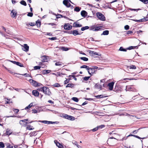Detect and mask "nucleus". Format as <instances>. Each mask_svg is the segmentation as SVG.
<instances>
[{
  "label": "nucleus",
  "instance_id": "obj_1",
  "mask_svg": "<svg viewBox=\"0 0 148 148\" xmlns=\"http://www.w3.org/2000/svg\"><path fill=\"white\" fill-rule=\"evenodd\" d=\"M42 90L43 92L46 95L49 96L51 94L49 88L47 87H43Z\"/></svg>",
  "mask_w": 148,
  "mask_h": 148
},
{
  "label": "nucleus",
  "instance_id": "obj_2",
  "mask_svg": "<svg viewBox=\"0 0 148 148\" xmlns=\"http://www.w3.org/2000/svg\"><path fill=\"white\" fill-rule=\"evenodd\" d=\"M98 18L100 20L104 21L105 20V17L100 12H97L96 14Z\"/></svg>",
  "mask_w": 148,
  "mask_h": 148
},
{
  "label": "nucleus",
  "instance_id": "obj_3",
  "mask_svg": "<svg viewBox=\"0 0 148 148\" xmlns=\"http://www.w3.org/2000/svg\"><path fill=\"white\" fill-rule=\"evenodd\" d=\"M125 90L127 91L136 92V90L132 86H126Z\"/></svg>",
  "mask_w": 148,
  "mask_h": 148
},
{
  "label": "nucleus",
  "instance_id": "obj_4",
  "mask_svg": "<svg viewBox=\"0 0 148 148\" xmlns=\"http://www.w3.org/2000/svg\"><path fill=\"white\" fill-rule=\"evenodd\" d=\"M63 117L64 118L73 121L75 120V118L74 117L69 115L66 114H64L63 115Z\"/></svg>",
  "mask_w": 148,
  "mask_h": 148
},
{
  "label": "nucleus",
  "instance_id": "obj_5",
  "mask_svg": "<svg viewBox=\"0 0 148 148\" xmlns=\"http://www.w3.org/2000/svg\"><path fill=\"white\" fill-rule=\"evenodd\" d=\"M88 71L89 74L91 75H92L93 74L96 72V71L94 69V68L90 67H89Z\"/></svg>",
  "mask_w": 148,
  "mask_h": 148
},
{
  "label": "nucleus",
  "instance_id": "obj_6",
  "mask_svg": "<svg viewBox=\"0 0 148 148\" xmlns=\"http://www.w3.org/2000/svg\"><path fill=\"white\" fill-rule=\"evenodd\" d=\"M64 27L65 29L69 30L72 29V26L70 25L69 23H66L65 24Z\"/></svg>",
  "mask_w": 148,
  "mask_h": 148
},
{
  "label": "nucleus",
  "instance_id": "obj_7",
  "mask_svg": "<svg viewBox=\"0 0 148 148\" xmlns=\"http://www.w3.org/2000/svg\"><path fill=\"white\" fill-rule=\"evenodd\" d=\"M11 16L12 18L16 17L17 15L16 11L14 9H13L10 13Z\"/></svg>",
  "mask_w": 148,
  "mask_h": 148
},
{
  "label": "nucleus",
  "instance_id": "obj_8",
  "mask_svg": "<svg viewBox=\"0 0 148 148\" xmlns=\"http://www.w3.org/2000/svg\"><path fill=\"white\" fill-rule=\"evenodd\" d=\"M114 83L112 82L109 83L108 84V86L109 87V89L110 90H112L113 89V86Z\"/></svg>",
  "mask_w": 148,
  "mask_h": 148
},
{
  "label": "nucleus",
  "instance_id": "obj_9",
  "mask_svg": "<svg viewBox=\"0 0 148 148\" xmlns=\"http://www.w3.org/2000/svg\"><path fill=\"white\" fill-rule=\"evenodd\" d=\"M134 21L137 22H141L144 21H148V18L147 17H146L145 18H144L140 20H134Z\"/></svg>",
  "mask_w": 148,
  "mask_h": 148
},
{
  "label": "nucleus",
  "instance_id": "obj_10",
  "mask_svg": "<svg viewBox=\"0 0 148 148\" xmlns=\"http://www.w3.org/2000/svg\"><path fill=\"white\" fill-rule=\"evenodd\" d=\"M29 47L27 44H24L22 49L23 50L27 52L29 50Z\"/></svg>",
  "mask_w": 148,
  "mask_h": 148
},
{
  "label": "nucleus",
  "instance_id": "obj_11",
  "mask_svg": "<svg viewBox=\"0 0 148 148\" xmlns=\"http://www.w3.org/2000/svg\"><path fill=\"white\" fill-rule=\"evenodd\" d=\"M48 57L47 56H43L41 57V60L43 62H47L48 61L47 58Z\"/></svg>",
  "mask_w": 148,
  "mask_h": 148
},
{
  "label": "nucleus",
  "instance_id": "obj_12",
  "mask_svg": "<svg viewBox=\"0 0 148 148\" xmlns=\"http://www.w3.org/2000/svg\"><path fill=\"white\" fill-rule=\"evenodd\" d=\"M68 0H64L63 1V3L64 5L66 7H69V6H70V3H68ZM70 1V0H69Z\"/></svg>",
  "mask_w": 148,
  "mask_h": 148
},
{
  "label": "nucleus",
  "instance_id": "obj_13",
  "mask_svg": "<svg viewBox=\"0 0 148 148\" xmlns=\"http://www.w3.org/2000/svg\"><path fill=\"white\" fill-rule=\"evenodd\" d=\"M54 143H56V146H58L59 148H63V146L59 143L57 142V140H54Z\"/></svg>",
  "mask_w": 148,
  "mask_h": 148
},
{
  "label": "nucleus",
  "instance_id": "obj_14",
  "mask_svg": "<svg viewBox=\"0 0 148 148\" xmlns=\"http://www.w3.org/2000/svg\"><path fill=\"white\" fill-rule=\"evenodd\" d=\"M32 94L35 97H38L39 95V92L37 90H33Z\"/></svg>",
  "mask_w": 148,
  "mask_h": 148
},
{
  "label": "nucleus",
  "instance_id": "obj_15",
  "mask_svg": "<svg viewBox=\"0 0 148 148\" xmlns=\"http://www.w3.org/2000/svg\"><path fill=\"white\" fill-rule=\"evenodd\" d=\"M87 14V12L85 10H82L81 12V16L83 17H85L86 16Z\"/></svg>",
  "mask_w": 148,
  "mask_h": 148
},
{
  "label": "nucleus",
  "instance_id": "obj_16",
  "mask_svg": "<svg viewBox=\"0 0 148 148\" xmlns=\"http://www.w3.org/2000/svg\"><path fill=\"white\" fill-rule=\"evenodd\" d=\"M29 81L30 83H32L33 84L34 86L36 87L37 86V84L38 82L32 79H29Z\"/></svg>",
  "mask_w": 148,
  "mask_h": 148
},
{
  "label": "nucleus",
  "instance_id": "obj_17",
  "mask_svg": "<svg viewBox=\"0 0 148 148\" xmlns=\"http://www.w3.org/2000/svg\"><path fill=\"white\" fill-rule=\"evenodd\" d=\"M82 26V25L79 24L77 22H75L73 24V27H81Z\"/></svg>",
  "mask_w": 148,
  "mask_h": 148
},
{
  "label": "nucleus",
  "instance_id": "obj_18",
  "mask_svg": "<svg viewBox=\"0 0 148 148\" xmlns=\"http://www.w3.org/2000/svg\"><path fill=\"white\" fill-rule=\"evenodd\" d=\"M103 27L102 26H95V31H97L99 30H100L103 29Z\"/></svg>",
  "mask_w": 148,
  "mask_h": 148
},
{
  "label": "nucleus",
  "instance_id": "obj_19",
  "mask_svg": "<svg viewBox=\"0 0 148 148\" xmlns=\"http://www.w3.org/2000/svg\"><path fill=\"white\" fill-rule=\"evenodd\" d=\"M72 34L74 36H75L77 35H80L81 34V33H79L78 31L77 30H73V31Z\"/></svg>",
  "mask_w": 148,
  "mask_h": 148
},
{
  "label": "nucleus",
  "instance_id": "obj_20",
  "mask_svg": "<svg viewBox=\"0 0 148 148\" xmlns=\"http://www.w3.org/2000/svg\"><path fill=\"white\" fill-rule=\"evenodd\" d=\"M133 136L135 137H136V138H137L139 139H144L145 138V137H144L143 138H141L140 137H139V136H138L134 135H133L132 134H130L128 136H127V137H129V136Z\"/></svg>",
  "mask_w": 148,
  "mask_h": 148
},
{
  "label": "nucleus",
  "instance_id": "obj_21",
  "mask_svg": "<svg viewBox=\"0 0 148 148\" xmlns=\"http://www.w3.org/2000/svg\"><path fill=\"white\" fill-rule=\"evenodd\" d=\"M28 120V119H24V120H20V121L19 123L21 125H23L24 123H25V122H26V121H27Z\"/></svg>",
  "mask_w": 148,
  "mask_h": 148
},
{
  "label": "nucleus",
  "instance_id": "obj_22",
  "mask_svg": "<svg viewBox=\"0 0 148 148\" xmlns=\"http://www.w3.org/2000/svg\"><path fill=\"white\" fill-rule=\"evenodd\" d=\"M72 143L73 144H75V145L77 146V147L78 148H82V147L78 145L76 141H73L72 142Z\"/></svg>",
  "mask_w": 148,
  "mask_h": 148
},
{
  "label": "nucleus",
  "instance_id": "obj_23",
  "mask_svg": "<svg viewBox=\"0 0 148 148\" xmlns=\"http://www.w3.org/2000/svg\"><path fill=\"white\" fill-rule=\"evenodd\" d=\"M64 75V74L63 73H61L60 72H57L56 74H55V75L57 76H62V75Z\"/></svg>",
  "mask_w": 148,
  "mask_h": 148
},
{
  "label": "nucleus",
  "instance_id": "obj_24",
  "mask_svg": "<svg viewBox=\"0 0 148 148\" xmlns=\"http://www.w3.org/2000/svg\"><path fill=\"white\" fill-rule=\"evenodd\" d=\"M109 33V32L108 30H105L104 31L103 33L101 34V35H106L108 34Z\"/></svg>",
  "mask_w": 148,
  "mask_h": 148
},
{
  "label": "nucleus",
  "instance_id": "obj_25",
  "mask_svg": "<svg viewBox=\"0 0 148 148\" xmlns=\"http://www.w3.org/2000/svg\"><path fill=\"white\" fill-rule=\"evenodd\" d=\"M6 135H9L12 133L11 131L9 129H7L6 131Z\"/></svg>",
  "mask_w": 148,
  "mask_h": 148
},
{
  "label": "nucleus",
  "instance_id": "obj_26",
  "mask_svg": "<svg viewBox=\"0 0 148 148\" xmlns=\"http://www.w3.org/2000/svg\"><path fill=\"white\" fill-rule=\"evenodd\" d=\"M95 88H97V89H101V88H102V87L99 84H96L95 86Z\"/></svg>",
  "mask_w": 148,
  "mask_h": 148
},
{
  "label": "nucleus",
  "instance_id": "obj_27",
  "mask_svg": "<svg viewBox=\"0 0 148 148\" xmlns=\"http://www.w3.org/2000/svg\"><path fill=\"white\" fill-rule=\"evenodd\" d=\"M81 9V8H80L79 7H76L74 9V10L78 12L80 11Z\"/></svg>",
  "mask_w": 148,
  "mask_h": 148
},
{
  "label": "nucleus",
  "instance_id": "obj_28",
  "mask_svg": "<svg viewBox=\"0 0 148 148\" xmlns=\"http://www.w3.org/2000/svg\"><path fill=\"white\" fill-rule=\"evenodd\" d=\"M127 67L128 68H129L130 69H135L136 68L135 66L133 65L130 66H127Z\"/></svg>",
  "mask_w": 148,
  "mask_h": 148
},
{
  "label": "nucleus",
  "instance_id": "obj_29",
  "mask_svg": "<svg viewBox=\"0 0 148 148\" xmlns=\"http://www.w3.org/2000/svg\"><path fill=\"white\" fill-rule=\"evenodd\" d=\"M33 106V103H31L28 106L26 107L25 108V110H27V109L30 108L31 107H32Z\"/></svg>",
  "mask_w": 148,
  "mask_h": 148
},
{
  "label": "nucleus",
  "instance_id": "obj_30",
  "mask_svg": "<svg viewBox=\"0 0 148 148\" xmlns=\"http://www.w3.org/2000/svg\"><path fill=\"white\" fill-rule=\"evenodd\" d=\"M36 131H34L32 132H31L30 134V136L32 137L34 136H35L36 135Z\"/></svg>",
  "mask_w": 148,
  "mask_h": 148
},
{
  "label": "nucleus",
  "instance_id": "obj_31",
  "mask_svg": "<svg viewBox=\"0 0 148 148\" xmlns=\"http://www.w3.org/2000/svg\"><path fill=\"white\" fill-rule=\"evenodd\" d=\"M89 53L90 54H91L92 55H98V56L99 55L96 52H95V51H90L89 52Z\"/></svg>",
  "mask_w": 148,
  "mask_h": 148
},
{
  "label": "nucleus",
  "instance_id": "obj_32",
  "mask_svg": "<svg viewBox=\"0 0 148 148\" xmlns=\"http://www.w3.org/2000/svg\"><path fill=\"white\" fill-rule=\"evenodd\" d=\"M89 28V27L88 26H86L82 27L81 30L82 31H84L85 30Z\"/></svg>",
  "mask_w": 148,
  "mask_h": 148
},
{
  "label": "nucleus",
  "instance_id": "obj_33",
  "mask_svg": "<svg viewBox=\"0 0 148 148\" xmlns=\"http://www.w3.org/2000/svg\"><path fill=\"white\" fill-rule=\"evenodd\" d=\"M74 85L73 84L69 83L67 84L66 86V87H71L72 88L74 86Z\"/></svg>",
  "mask_w": 148,
  "mask_h": 148
},
{
  "label": "nucleus",
  "instance_id": "obj_34",
  "mask_svg": "<svg viewBox=\"0 0 148 148\" xmlns=\"http://www.w3.org/2000/svg\"><path fill=\"white\" fill-rule=\"evenodd\" d=\"M80 58L84 61H86L88 60V58L85 57H80Z\"/></svg>",
  "mask_w": 148,
  "mask_h": 148
},
{
  "label": "nucleus",
  "instance_id": "obj_35",
  "mask_svg": "<svg viewBox=\"0 0 148 148\" xmlns=\"http://www.w3.org/2000/svg\"><path fill=\"white\" fill-rule=\"evenodd\" d=\"M95 25H92L91 26L90 28V30H92L95 31Z\"/></svg>",
  "mask_w": 148,
  "mask_h": 148
},
{
  "label": "nucleus",
  "instance_id": "obj_36",
  "mask_svg": "<svg viewBox=\"0 0 148 148\" xmlns=\"http://www.w3.org/2000/svg\"><path fill=\"white\" fill-rule=\"evenodd\" d=\"M20 3L24 6H26L27 5V4L25 1L24 0H22L20 2Z\"/></svg>",
  "mask_w": 148,
  "mask_h": 148
},
{
  "label": "nucleus",
  "instance_id": "obj_37",
  "mask_svg": "<svg viewBox=\"0 0 148 148\" xmlns=\"http://www.w3.org/2000/svg\"><path fill=\"white\" fill-rule=\"evenodd\" d=\"M80 68H86V69L87 70H88V69L89 67L86 65H83L82 66L80 67Z\"/></svg>",
  "mask_w": 148,
  "mask_h": 148
},
{
  "label": "nucleus",
  "instance_id": "obj_38",
  "mask_svg": "<svg viewBox=\"0 0 148 148\" xmlns=\"http://www.w3.org/2000/svg\"><path fill=\"white\" fill-rule=\"evenodd\" d=\"M35 23H29V24L27 23L26 24V25L28 26V25H30L31 26H34L35 25Z\"/></svg>",
  "mask_w": 148,
  "mask_h": 148
},
{
  "label": "nucleus",
  "instance_id": "obj_39",
  "mask_svg": "<svg viewBox=\"0 0 148 148\" xmlns=\"http://www.w3.org/2000/svg\"><path fill=\"white\" fill-rule=\"evenodd\" d=\"M39 122H41V123H44L45 124H48V122H49V121H39Z\"/></svg>",
  "mask_w": 148,
  "mask_h": 148
},
{
  "label": "nucleus",
  "instance_id": "obj_40",
  "mask_svg": "<svg viewBox=\"0 0 148 148\" xmlns=\"http://www.w3.org/2000/svg\"><path fill=\"white\" fill-rule=\"evenodd\" d=\"M53 86L54 87H57L60 86V85L59 83H56L54 84L53 85Z\"/></svg>",
  "mask_w": 148,
  "mask_h": 148
},
{
  "label": "nucleus",
  "instance_id": "obj_41",
  "mask_svg": "<svg viewBox=\"0 0 148 148\" xmlns=\"http://www.w3.org/2000/svg\"><path fill=\"white\" fill-rule=\"evenodd\" d=\"M51 72V71L49 70H44L43 73L44 74H47Z\"/></svg>",
  "mask_w": 148,
  "mask_h": 148
},
{
  "label": "nucleus",
  "instance_id": "obj_42",
  "mask_svg": "<svg viewBox=\"0 0 148 148\" xmlns=\"http://www.w3.org/2000/svg\"><path fill=\"white\" fill-rule=\"evenodd\" d=\"M62 62H56L55 64V65L56 66H60L62 65Z\"/></svg>",
  "mask_w": 148,
  "mask_h": 148
},
{
  "label": "nucleus",
  "instance_id": "obj_43",
  "mask_svg": "<svg viewBox=\"0 0 148 148\" xmlns=\"http://www.w3.org/2000/svg\"><path fill=\"white\" fill-rule=\"evenodd\" d=\"M72 100L76 102H77L78 101V98L76 97H73L72 98Z\"/></svg>",
  "mask_w": 148,
  "mask_h": 148
},
{
  "label": "nucleus",
  "instance_id": "obj_44",
  "mask_svg": "<svg viewBox=\"0 0 148 148\" xmlns=\"http://www.w3.org/2000/svg\"><path fill=\"white\" fill-rule=\"evenodd\" d=\"M0 147L3 148L5 147V145L3 142H0Z\"/></svg>",
  "mask_w": 148,
  "mask_h": 148
},
{
  "label": "nucleus",
  "instance_id": "obj_45",
  "mask_svg": "<svg viewBox=\"0 0 148 148\" xmlns=\"http://www.w3.org/2000/svg\"><path fill=\"white\" fill-rule=\"evenodd\" d=\"M95 97L98 99H100L101 98H103V96L102 95H98L95 96Z\"/></svg>",
  "mask_w": 148,
  "mask_h": 148
},
{
  "label": "nucleus",
  "instance_id": "obj_46",
  "mask_svg": "<svg viewBox=\"0 0 148 148\" xmlns=\"http://www.w3.org/2000/svg\"><path fill=\"white\" fill-rule=\"evenodd\" d=\"M119 51H126L127 50L124 48L122 47H121L119 49Z\"/></svg>",
  "mask_w": 148,
  "mask_h": 148
},
{
  "label": "nucleus",
  "instance_id": "obj_47",
  "mask_svg": "<svg viewBox=\"0 0 148 148\" xmlns=\"http://www.w3.org/2000/svg\"><path fill=\"white\" fill-rule=\"evenodd\" d=\"M136 48H138L137 46H134V47L130 46V47L128 48L127 49L129 50H130V49H135Z\"/></svg>",
  "mask_w": 148,
  "mask_h": 148
},
{
  "label": "nucleus",
  "instance_id": "obj_48",
  "mask_svg": "<svg viewBox=\"0 0 148 148\" xmlns=\"http://www.w3.org/2000/svg\"><path fill=\"white\" fill-rule=\"evenodd\" d=\"M139 0L145 4H147V3H148V0Z\"/></svg>",
  "mask_w": 148,
  "mask_h": 148
},
{
  "label": "nucleus",
  "instance_id": "obj_49",
  "mask_svg": "<svg viewBox=\"0 0 148 148\" xmlns=\"http://www.w3.org/2000/svg\"><path fill=\"white\" fill-rule=\"evenodd\" d=\"M41 67L39 66H35L34 67V69L35 70L39 69Z\"/></svg>",
  "mask_w": 148,
  "mask_h": 148
},
{
  "label": "nucleus",
  "instance_id": "obj_50",
  "mask_svg": "<svg viewBox=\"0 0 148 148\" xmlns=\"http://www.w3.org/2000/svg\"><path fill=\"white\" fill-rule=\"evenodd\" d=\"M16 65L18 66H19L20 67H23V64H21V63L18 62H17V63L16 64Z\"/></svg>",
  "mask_w": 148,
  "mask_h": 148
},
{
  "label": "nucleus",
  "instance_id": "obj_51",
  "mask_svg": "<svg viewBox=\"0 0 148 148\" xmlns=\"http://www.w3.org/2000/svg\"><path fill=\"white\" fill-rule=\"evenodd\" d=\"M33 15V14L32 12H29L27 14V16H28L32 17Z\"/></svg>",
  "mask_w": 148,
  "mask_h": 148
},
{
  "label": "nucleus",
  "instance_id": "obj_52",
  "mask_svg": "<svg viewBox=\"0 0 148 148\" xmlns=\"http://www.w3.org/2000/svg\"><path fill=\"white\" fill-rule=\"evenodd\" d=\"M31 127V126H30V125L28 127H27V129L29 130H33L34 129V128H32L31 127Z\"/></svg>",
  "mask_w": 148,
  "mask_h": 148
},
{
  "label": "nucleus",
  "instance_id": "obj_53",
  "mask_svg": "<svg viewBox=\"0 0 148 148\" xmlns=\"http://www.w3.org/2000/svg\"><path fill=\"white\" fill-rule=\"evenodd\" d=\"M90 77H85L84 78V79L85 81H87L88 80Z\"/></svg>",
  "mask_w": 148,
  "mask_h": 148
},
{
  "label": "nucleus",
  "instance_id": "obj_54",
  "mask_svg": "<svg viewBox=\"0 0 148 148\" xmlns=\"http://www.w3.org/2000/svg\"><path fill=\"white\" fill-rule=\"evenodd\" d=\"M43 87H42L40 88H38L37 90L38 91H42L43 92Z\"/></svg>",
  "mask_w": 148,
  "mask_h": 148
},
{
  "label": "nucleus",
  "instance_id": "obj_55",
  "mask_svg": "<svg viewBox=\"0 0 148 148\" xmlns=\"http://www.w3.org/2000/svg\"><path fill=\"white\" fill-rule=\"evenodd\" d=\"M5 69L11 74H16L15 73H13V72H12V71L10 70H9V69H7L6 68H5Z\"/></svg>",
  "mask_w": 148,
  "mask_h": 148
},
{
  "label": "nucleus",
  "instance_id": "obj_56",
  "mask_svg": "<svg viewBox=\"0 0 148 148\" xmlns=\"http://www.w3.org/2000/svg\"><path fill=\"white\" fill-rule=\"evenodd\" d=\"M22 75H23L27 77H31L30 75H29V74L25 73L24 74H23Z\"/></svg>",
  "mask_w": 148,
  "mask_h": 148
},
{
  "label": "nucleus",
  "instance_id": "obj_57",
  "mask_svg": "<svg viewBox=\"0 0 148 148\" xmlns=\"http://www.w3.org/2000/svg\"><path fill=\"white\" fill-rule=\"evenodd\" d=\"M57 122H52V121H49V122H48V124H56Z\"/></svg>",
  "mask_w": 148,
  "mask_h": 148
},
{
  "label": "nucleus",
  "instance_id": "obj_58",
  "mask_svg": "<svg viewBox=\"0 0 148 148\" xmlns=\"http://www.w3.org/2000/svg\"><path fill=\"white\" fill-rule=\"evenodd\" d=\"M49 39L51 40H55L57 39V38L56 37H52L51 38H49Z\"/></svg>",
  "mask_w": 148,
  "mask_h": 148
},
{
  "label": "nucleus",
  "instance_id": "obj_59",
  "mask_svg": "<svg viewBox=\"0 0 148 148\" xmlns=\"http://www.w3.org/2000/svg\"><path fill=\"white\" fill-rule=\"evenodd\" d=\"M98 129H99V127H98V126L97 127L93 129L92 130V131L93 132H95V131L97 130Z\"/></svg>",
  "mask_w": 148,
  "mask_h": 148
},
{
  "label": "nucleus",
  "instance_id": "obj_60",
  "mask_svg": "<svg viewBox=\"0 0 148 148\" xmlns=\"http://www.w3.org/2000/svg\"><path fill=\"white\" fill-rule=\"evenodd\" d=\"M7 100H8V101H6V103H12V101H11V99H10L8 100V99H7Z\"/></svg>",
  "mask_w": 148,
  "mask_h": 148
},
{
  "label": "nucleus",
  "instance_id": "obj_61",
  "mask_svg": "<svg viewBox=\"0 0 148 148\" xmlns=\"http://www.w3.org/2000/svg\"><path fill=\"white\" fill-rule=\"evenodd\" d=\"M125 29L126 30H128L129 29V27L128 25H126L124 27Z\"/></svg>",
  "mask_w": 148,
  "mask_h": 148
},
{
  "label": "nucleus",
  "instance_id": "obj_62",
  "mask_svg": "<svg viewBox=\"0 0 148 148\" xmlns=\"http://www.w3.org/2000/svg\"><path fill=\"white\" fill-rule=\"evenodd\" d=\"M140 129H138V130H134V131L133 132H132V133L133 134H136L137 133V132H138V130H139Z\"/></svg>",
  "mask_w": 148,
  "mask_h": 148
},
{
  "label": "nucleus",
  "instance_id": "obj_63",
  "mask_svg": "<svg viewBox=\"0 0 148 148\" xmlns=\"http://www.w3.org/2000/svg\"><path fill=\"white\" fill-rule=\"evenodd\" d=\"M13 110L14 111V112L16 113H17L19 111L17 109H14Z\"/></svg>",
  "mask_w": 148,
  "mask_h": 148
},
{
  "label": "nucleus",
  "instance_id": "obj_64",
  "mask_svg": "<svg viewBox=\"0 0 148 148\" xmlns=\"http://www.w3.org/2000/svg\"><path fill=\"white\" fill-rule=\"evenodd\" d=\"M105 127V125H100V126H98V127H99V128H103L104 127Z\"/></svg>",
  "mask_w": 148,
  "mask_h": 148
}]
</instances>
